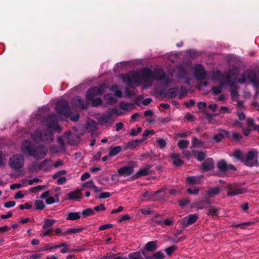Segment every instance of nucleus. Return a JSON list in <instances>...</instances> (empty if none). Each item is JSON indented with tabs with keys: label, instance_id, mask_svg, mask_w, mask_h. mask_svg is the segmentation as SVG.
Segmentation results:
<instances>
[{
	"label": "nucleus",
	"instance_id": "9d476101",
	"mask_svg": "<svg viewBox=\"0 0 259 259\" xmlns=\"http://www.w3.org/2000/svg\"><path fill=\"white\" fill-rule=\"evenodd\" d=\"M153 78L157 81H162L165 85H168L171 82L168 76L164 73L162 68H157L154 71Z\"/></svg>",
	"mask_w": 259,
	"mask_h": 259
},
{
	"label": "nucleus",
	"instance_id": "8fccbe9b",
	"mask_svg": "<svg viewBox=\"0 0 259 259\" xmlns=\"http://www.w3.org/2000/svg\"><path fill=\"white\" fill-rule=\"evenodd\" d=\"M112 115L115 114L118 116H121L124 113V112L120 107H115L112 109H109Z\"/></svg>",
	"mask_w": 259,
	"mask_h": 259
},
{
	"label": "nucleus",
	"instance_id": "2f4dec72",
	"mask_svg": "<svg viewBox=\"0 0 259 259\" xmlns=\"http://www.w3.org/2000/svg\"><path fill=\"white\" fill-rule=\"evenodd\" d=\"M83 230H84V228H83V227L77 228H71V229H68L67 230H66L63 232H62L61 234L62 236H67L69 235H72L73 234L78 233L79 232H81Z\"/></svg>",
	"mask_w": 259,
	"mask_h": 259
},
{
	"label": "nucleus",
	"instance_id": "f257e3e1",
	"mask_svg": "<svg viewBox=\"0 0 259 259\" xmlns=\"http://www.w3.org/2000/svg\"><path fill=\"white\" fill-rule=\"evenodd\" d=\"M21 150L23 153L28 154L29 156H32L36 160L45 158L48 151L46 146L42 145L36 146L28 140H25L22 143Z\"/></svg>",
	"mask_w": 259,
	"mask_h": 259
},
{
	"label": "nucleus",
	"instance_id": "39448f33",
	"mask_svg": "<svg viewBox=\"0 0 259 259\" xmlns=\"http://www.w3.org/2000/svg\"><path fill=\"white\" fill-rule=\"evenodd\" d=\"M120 77L127 85H139L141 83L140 73L136 71H131L126 74H121Z\"/></svg>",
	"mask_w": 259,
	"mask_h": 259
},
{
	"label": "nucleus",
	"instance_id": "58836bf2",
	"mask_svg": "<svg viewBox=\"0 0 259 259\" xmlns=\"http://www.w3.org/2000/svg\"><path fill=\"white\" fill-rule=\"evenodd\" d=\"M220 192L221 190L219 187H213L209 189L206 193L209 197H212L218 195Z\"/></svg>",
	"mask_w": 259,
	"mask_h": 259
},
{
	"label": "nucleus",
	"instance_id": "ea45409f",
	"mask_svg": "<svg viewBox=\"0 0 259 259\" xmlns=\"http://www.w3.org/2000/svg\"><path fill=\"white\" fill-rule=\"evenodd\" d=\"M97 122L94 120H90L87 122V130L90 132H94L96 130L97 128Z\"/></svg>",
	"mask_w": 259,
	"mask_h": 259
},
{
	"label": "nucleus",
	"instance_id": "49530a36",
	"mask_svg": "<svg viewBox=\"0 0 259 259\" xmlns=\"http://www.w3.org/2000/svg\"><path fill=\"white\" fill-rule=\"evenodd\" d=\"M151 221L157 225L162 226V219L161 215L159 214L154 215L151 218Z\"/></svg>",
	"mask_w": 259,
	"mask_h": 259
},
{
	"label": "nucleus",
	"instance_id": "c9c22d12",
	"mask_svg": "<svg viewBox=\"0 0 259 259\" xmlns=\"http://www.w3.org/2000/svg\"><path fill=\"white\" fill-rule=\"evenodd\" d=\"M104 99L107 101V104H113L116 103L117 100L115 96L111 93H107L104 96Z\"/></svg>",
	"mask_w": 259,
	"mask_h": 259
},
{
	"label": "nucleus",
	"instance_id": "7c9ffc66",
	"mask_svg": "<svg viewBox=\"0 0 259 259\" xmlns=\"http://www.w3.org/2000/svg\"><path fill=\"white\" fill-rule=\"evenodd\" d=\"M81 218V213L79 212H69L66 214V220L67 221H75Z\"/></svg>",
	"mask_w": 259,
	"mask_h": 259
},
{
	"label": "nucleus",
	"instance_id": "a19ab883",
	"mask_svg": "<svg viewBox=\"0 0 259 259\" xmlns=\"http://www.w3.org/2000/svg\"><path fill=\"white\" fill-rule=\"evenodd\" d=\"M224 76V73H222L220 70L214 71L212 74V77L213 80L217 81H222Z\"/></svg>",
	"mask_w": 259,
	"mask_h": 259
},
{
	"label": "nucleus",
	"instance_id": "a878e982",
	"mask_svg": "<svg viewBox=\"0 0 259 259\" xmlns=\"http://www.w3.org/2000/svg\"><path fill=\"white\" fill-rule=\"evenodd\" d=\"M157 248V241H152L147 242L143 247L144 250L154 251Z\"/></svg>",
	"mask_w": 259,
	"mask_h": 259
},
{
	"label": "nucleus",
	"instance_id": "20e7f679",
	"mask_svg": "<svg viewBox=\"0 0 259 259\" xmlns=\"http://www.w3.org/2000/svg\"><path fill=\"white\" fill-rule=\"evenodd\" d=\"M30 138L35 142H51L53 139V133L48 130H36L30 135Z\"/></svg>",
	"mask_w": 259,
	"mask_h": 259
},
{
	"label": "nucleus",
	"instance_id": "c85d7f7f",
	"mask_svg": "<svg viewBox=\"0 0 259 259\" xmlns=\"http://www.w3.org/2000/svg\"><path fill=\"white\" fill-rule=\"evenodd\" d=\"M178 89L177 87L168 89L165 93V96L168 98H176L178 95Z\"/></svg>",
	"mask_w": 259,
	"mask_h": 259
},
{
	"label": "nucleus",
	"instance_id": "09e8293b",
	"mask_svg": "<svg viewBox=\"0 0 259 259\" xmlns=\"http://www.w3.org/2000/svg\"><path fill=\"white\" fill-rule=\"evenodd\" d=\"M192 144L193 147L199 148L203 147L204 142L196 137H193L192 139Z\"/></svg>",
	"mask_w": 259,
	"mask_h": 259
},
{
	"label": "nucleus",
	"instance_id": "052dcab7",
	"mask_svg": "<svg viewBox=\"0 0 259 259\" xmlns=\"http://www.w3.org/2000/svg\"><path fill=\"white\" fill-rule=\"evenodd\" d=\"M241 139L242 136L241 134L236 132L233 133L231 137V140L235 141H239Z\"/></svg>",
	"mask_w": 259,
	"mask_h": 259
},
{
	"label": "nucleus",
	"instance_id": "338daca9",
	"mask_svg": "<svg viewBox=\"0 0 259 259\" xmlns=\"http://www.w3.org/2000/svg\"><path fill=\"white\" fill-rule=\"evenodd\" d=\"M30 169L34 170L41 169L40 163H38L36 161L33 162L30 165Z\"/></svg>",
	"mask_w": 259,
	"mask_h": 259
},
{
	"label": "nucleus",
	"instance_id": "680f3d73",
	"mask_svg": "<svg viewBox=\"0 0 259 259\" xmlns=\"http://www.w3.org/2000/svg\"><path fill=\"white\" fill-rule=\"evenodd\" d=\"M219 210V209L217 208H215V207L209 208L208 209L207 214L208 215H210L212 217L217 216Z\"/></svg>",
	"mask_w": 259,
	"mask_h": 259
},
{
	"label": "nucleus",
	"instance_id": "0e129e2a",
	"mask_svg": "<svg viewBox=\"0 0 259 259\" xmlns=\"http://www.w3.org/2000/svg\"><path fill=\"white\" fill-rule=\"evenodd\" d=\"M141 212L144 215H149L152 213V211L148 206H144L141 209Z\"/></svg>",
	"mask_w": 259,
	"mask_h": 259
},
{
	"label": "nucleus",
	"instance_id": "864d4df0",
	"mask_svg": "<svg viewBox=\"0 0 259 259\" xmlns=\"http://www.w3.org/2000/svg\"><path fill=\"white\" fill-rule=\"evenodd\" d=\"M81 214L84 217L91 216L94 215L95 214V212L93 209L91 208H89L87 209H84L82 211Z\"/></svg>",
	"mask_w": 259,
	"mask_h": 259
},
{
	"label": "nucleus",
	"instance_id": "4c0bfd02",
	"mask_svg": "<svg viewBox=\"0 0 259 259\" xmlns=\"http://www.w3.org/2000/svg\"><path fill=\"white\" fill-rule=\"evenodd\" d=\"M121 147L120 146H117L110 148L109 152V156L110 157L114 156L119 154L121 151Z\"/></svg>",
	"mask_w": 259,
	"mask_h": 259
},
{
	"label": "nucleus",
	"instance_id": "72a5a7b5",
	"mask_svg": "<svg viewBox=\"0 0 259 259\" xmlns=\"http://www.w3.org/2000/svg\"><path fill=\"white\" fill-rule=\"evenodd\" d=\"M254 224V222L248 221L240 224H232L231 227L234 228H241L242 229H245L248 227L252 226Z\"/></svg>",
	"mask_w": 259,
	"mask_h": 259
},
{
	"label": "nucleus",
	"instance_id": "4d7b16f0",
	"mask_svg": "<svg viewBox=\"0 0 259 259\" xmlns=\"http://www.w3.org/2000/svg\"><path fill=\"white\" fill-rule=\"evenodd\" d=\"M94 186V183L92 180L89 181L82 185V187L90 190H93Z\"/></svg>",
	"mask_w": 259,
	"mask_h": 259
},
{
	"label": "nucleus",
	"instance_id": "f03ea898",
	"mask_svg": "<svg viewBox=\"0 0 259 259\" xmlns=\"http://www.w3.org/2000/svg\"><path fill=\"white\" fill-rule=\"evenodd\" d=\"M55 110L58 114L63 115L66 118H69L72 121H77L79 118L78 113H73L70 111L69 104L65 100H59L56 103Z\"/></svg>",
	"mask_w": 259,
	"mask_h": 259
},
{
	"label": "nucleus",
	"instance_id": "3c124183",
	"mask_svg": "<svg viewBox=\"0 0 259 259\" xmlns=\"http://www.w3.org/2000/svg\"><path fill=\"white\" fill-rule=\"evenodd\" d=\"M128 259H143L140 252L136 251L128 254Z\"/></svg>",
	"mask_w": 259,
	"mask_h": 259
},
{
	"label": "nucleus",
	"instance_id": "2eb2a0df",
	"mask_svg": "<svg viewBox=\"0 0 259 259\" xmlns=\"http://www.w3.org/2000/svg\"><path fill=\"white\" fill-rule=\"evenodd\" d=\"M64 138H66L68 144L71 145H75L79 142V138L69 131L65 133Z\"/></svg>",
	"mask_w": 259,
	"mask_h": 259
},
{
	"label": "nucleus",
	"instance_id": "c03bdc74",
	"mask_svg": "<svg viewBox=\"0 0 259 259\" xmlns=\"http://www.w3.org/2000/svg\"><path fill=\"white\" fill-rule=\"evenodd\" d=\"M187 75V72L183 66H179L178 67V77L179 78H184Z\"/></svg>",
	"mask_w": 259,
	"mask_h": 259
},
{
	"label": "nucleus",
	"instance_id": "37998d69",
	"mask_svg": "<svg viewBox=\"0 0 259 259\" xmlns=\"http://www.w3.org/2000/svg\"><path fill=\"white\" fill-rule=\"evenodd\" d=\"M59 201V194H55L54 197H49L46 200V203L47 204H52L55 202H58Z\"/></svg>",
	"mask_w": 259,
	"mask_h": 259
},
{
	"label": "nucleus",
	"instance_id": "412c9836",
	"mask_svg": "<svg viewBox=\"0 0 259 259\" xmlns=\"http://www.w3.org/2000/svg\"><path fill=\"white\" fill-rule=\"evenodd\" d=\"M203 176H190L186 178V182L189 184H202Z\"/></svg>",
	"mask_w": 259,
	"mask_h": 259
},
{
	"label": "nucleus",
	"instance_id": "c756f323",
	"mask_svg": "<svg viewBox=\"0 0 259 259\" xmlns=\"http://www.w3.org/2000/svg\"><path fill=\"white\" fill-rule=\"evenodd\" d=\"M170 157L173 159V163L176 166H180L184 164V161L180 158L179 154L177 153H172L170 154Z\"/></svg>",
	"mask_w": 259,
	"mask_h": 259
},
{
	"label": "nucleus",
	"instance_id": "473e14b6",
	"mask_svg": "<svg viewBox=\"0 0 259 259\" xmlns=\"http://www.w3.org/2000/svg\"><path fill=\"white\" fill-rule=\"evenodd\" d=\"M119 107L125 112L132 110L134 108V105L133 103L121 101L119 104Z\"/></svg>",
	"mask_w": 259,
	"mask_h": 259
},
{
	"label": "nucleus",
	"instance_id": "6e6d98bb",
	"mask_svg": "<svg viewBox=\"0 0 259 259\" xmlns=\"http://www.w3.org/2000/svg\"><path fill=\"white\" fill-rule=\"evenodd\" d=\"M223 87H224V85H222L221 83L220 85L213 87L211 90L213 94L217 95L220 94Z\"/></svg>",
	"mask_w": 259,
	"mask_h": 259
},
{
	"label": "nucleus",
	"instance_id": "aec40b11",
	"mask_svg": "<svg viewBox=\"0 0 259 259\" xmlns=\"http://www.w3.org/2000/svg\"><path fill=\"white\" fill-rule=\"evenodd\" d=\"M236 81V79H233L231 76L228 73L224 74L223 79L221 81L222 85L224 86L233 87Z\"/></svg>",
	"mask_w": 259,
	"mask_h": 259
},
{
	"label": "nucleus",
	"instance_id": "f704fd0d",
	"mask_svg": "<svg viewBox=\"0 0 259 259\" xmlns=\"http://www.w3.org/2000/svg\"><path fill=\"white\" fill-rule=\"evenodd\" d=\"M51 166L52 162L50 159H46L40 163L41 169L44 171H48L51 168Z\"/></svg>",
	"mask_w": 259,
	"mask_h": 259
},
{
	"label": "nucleus",
	"instance_id": "e2e57ef3",
	"mask_svg": "<svg viewBox=\"0 0 259 259\" xmlns=\"http://www.w3.org/2000/svg\"><path fill=\"white\" fill-rule=\"evenodd\" d=\"M187 192L189 194L192 195H197L199 192V188L198 187H195L194 188H189L187 190Z\"/></svg>",
	"mask_w": 259,
	"mask_h": 259
},
{
	"label": "nucleus",
	"instance_id": "a18cd8bd",
	"mask_svg": "<svg viewBox=\"0 0 259 259\" xmlns=\"http://www.w3.org/2000/svg\"><path fill=\"white\" fill-rule=\"evenodd\" d=\"M110 91L114 93V96L118 97L121 98L122 96V92L118 89L117 85H114L111 87L110 88Z\"/></svg>",
	"mask_w": 259,
	"mask_h": 259
},
{
	"label": "nucleus",
	"instance_id": "e433bc0d",
	"mask_svg": "<svg viewBox=\"0 0 259 259\" xmlns=\"http://www.w3.org/2000/svg\"><path fill=\"white\" fill-rule=\"evenodd\" d=\"M53 247L55 248L62 247V248L60 250V252L62 253H65L66 252H70L71 250L68 248L67 245V243L66 242H62L59 244L53 246Z\"/></svg>",
	"mask_w": 259,
	"mask_h": 259
},
{
	"label": "nucleus",
	"instance_id": "bf43d9fd",
	"mask_svg": "<svg viewBox=\"0 0 259 259\" xmlns=\"http://www.w3.org/2000/svg\"><path fill=\"white\" fill-rule=\"evenodd\" d=\"M156 142L157 143L158 147L160 149L165 148L166 145V141L163 139H157Z\"/></svg>",
	"mask_w": 259,
	"mask_h": 259
},
{
	"label": "nucleus",
	"instance_id": "7ed1b4c3",
	"mask_svg": "<svg viewBox=\"0 0 259 259\" xmlns=\"http://www.w3.org/2000/svg\"><path fill=\"white\" fill-rule=\"evenodd\" d=\"M103 94L102 90L98 87H94L89 89L86 93V99L91 102V105L93 107H98L103 105L104 107L106 105L103 104L102 98L101 97H96L98 95H102Z\"/></svg>",
	"mask_w": 259,
	"mask_h": 259
},
{
	"label": "nucleus",
	"instance_id": "b1692460",
	"mask_svg": "<svg viewBox=\"0 0 259 259\" xmlns=\"http://www.w3.org/2000/svg\"><path fill=\"white\" fill-rule=\"evenodd\" d=\"M214 168V161L211 158H207L202 164V169L206 171Z\"/></svg>",
	"mask_w": 259,
	"mask_h": 259
},
{
	"label": "nucleus",
	"instance_id": "4468645a",
	"mask_svg": "<svg viewBox=\"0 0 259 259\" xmlns=\"http://www.w3.org/2000/svg\"><path fill=\"white\" fill-rule=\"evenodd\" d=\"M217 167L220 171L225 174H227L230 170H237L234 165L231 164H228L224 159H222L218 162Z\"/></svg>",
	"mask_w": 259,
	"mask_h": 259
},
{
	"label": "nucleus",
	"instance_id": "de8ad7c7",
	"mask_svg": "<svg viewBox=\"0 0 259 259\" xmlns=\"http://www.w3.org/2000/svg\"><path fill=\"white\" fill-rule=\"evenodd\" d=\"M233 155L235 158L240 160L242 162H243V160L244 158L245 154H244L240 150H235L233 153Z\"/></svg>",
	"mask_w": 259,
	"mask_h": 259
},
{
	"label": "nucleus",
	"instance_id": "a211bd4d",
	"mask_svg": "<svg viewBox=\"0 0 259 259\" xmlns=\"http://www.w3.org/2000/svg\"><path fill=\"white\" fill-rule=\"evenodd\" d=\"M134 167L131 165L123 166L117 169V173L120 176L127 177L134 172Z\"/></svg>",
	"mask_w": 259,
	"mask_h": 259
},
{
	"label": "nucleus",
	"instance_id": "423d86ee",
	"mask_svg": "<svg viewBox=\"0 0 259 259\" xmlns=\"http://www.w3.org/2000/svg\"><path fill=\"white\" fill-rule=\"evenodd\" d=\"M258 151L254 149H251L245 154L244 158L243 160V163L246 166L253 167L258 165L257 157Z\"/></svg>",
	"mask_w": 259,
	"mask_h": 259
},
{
	"label": "nucleus",
	"instance_id": "5fc2aeb1",
	"mask_svg": "<svg viewBox=\"0 0 259 259\" xmlns=\"http://www.w3.org/2000/svg\"><path fill=\"white\" fill-rule=\"evenodd\" d=\"M189 144V141L188 140H181L178 142V145L180 148L184 149L188 146Z\"/></svg>",
	"mask_w": 259,
	"mask_h": 259
},
{
	"label": "nucleus",
	"instance_id": "6e6552de",
	"mask_svg": "<svg viewBox=\"0 0 259 259\" xmlns=\"http://www.w3.org/2000/svg\"><path fill=\"white\" fill-rule=\"evenodd\" d=\"M24 156L20 154L13 155L10 158V166L14 169H18L23 167Z\"/></svg>",
	"mask_w": 259,
	"mask_h": 259
},
{
	"label": "nucleus",
	"instance_id": "79ce46f5",
	"mask_svg": "<svg viewBox=\"0 0 259 259\" xmlns=\"http://www.w3.org/2000/svg\"><path fill=\"white\" fill-rule=\"evenodd\" d=\"M55 222L56 220L55 219H45L44 220V224L42 226V228L44 229L52 228L51 227Z\"/></svg>",
	"mask_w": 259,
	"mask_h": 259
},
{
	"label": "nucleus",
	"instance_id": "f8f14e48",
	"mask_svg": "<svg viewBox=\"0 0 259 259\" xmlns=\"http://www.w3.org/2000/svg\"><path fill=\"white\" fill-rule=\"evenodd\" d=\"M113 116L112 113L109 109L106 113H104L99 118L98 121L100 124L102 125H110L113 123L114 120Z\"/></svg>",
	"mask_w": 259,
	"mask_h": 259
},
{
	"label": "nucleus",
	"instance_id": "bb28decb",
	"mask_svg": "<svg viewBox=\"0 0 259 259\" xmlns=\"http://www.w3.org/2000/svg\"><path fill=\"white\" fill-rule=\"evenodd\" d=\"M162 190H158L154 193L150 194L148 191H146L143 194L142 196L143 197L147 198L148 200L149 201H156L155 197L157 196L159 193H162Z\"/></svg>",
	"mask_w": 259,
	"mask_h": 259
},
{
	"label": "nucleus",
	"instance_id": "cd10ccee",
	"mask_svg": "<svg viewBox=\"0 0 259 259\" xmlns=\"http://www.w3.org/2000/svg\"><path fill=\"white\" fill-rule=\"evenodd\" d=\"M67 199L78 200L81 198V193L79 191H74L67 194Z\"/></svg>",
	"mask_w": 259,
	"mask_h": 259
},
{
	"label": "nucleus",
	"instance_id": "9b49d317",
	"mask_svg": "<svg viewBox=\"0 0 259 259\" xmlns=\"http://www.w3.org/2000/svg\"><path fill=\"white\" fill-rule=\"evenodd\" d=\"M194 76L198 80H202L206 78V72L203 65L196 64L193 68Z\"/></svg>",
	"mask_w": 259,
	"mask_h": 259
},
{
	"label": "nucleus",
	"instance_id": "603ef678",
	"mask_svg": "<svg viewBox=\"0 0 259 259\" xmlns=\"http://www.w3.org/2000/svg\"><path fill=\"white\" fill-rule=\"evenodd\" d=\"M45 207L44 202L40 200H37L34 202V208L36 210H42Z\"/></svg>",
	"mask_w": 259,
	"mask_h": 259
},
{
	"label": "nucleus",
	"instance_id": "69168bd1",
	"mask_svg": "<svg viewBox=\"0 0 259 259\" xmlns=\"http://www.w3.org/2000/svg\"><path fill=\"white\" fill-rule=\"evenodd\" d=\"M187 93L188 91L187 88L185 87H181L180 90L179 97L180 98H182L185 97L187 94Z\"/></svg>",
	"mask_w": 259,
	"mask_h": 259
},
{
	"label": "nucleus",
	"instance_id": "dca6fc26",
	"mask_svg": "<svg viewBox=\"0 0 259 259\" xmlns=\"http://www.w3.org/2000/svg\"><path fill=\"white\" fill-rule=\"evenodd\" d=\"M73 105L82 110L87 109L89 108V104L85 102L81 97L76 96L72 99Z\"/></svg>",
	"mask_w": 259,
	"mask_h": 259
},
{
	"label": "nucleus",
	"instance_id": "ddd939ff",
	"mask_svg": "<svg viewBox=\"0 0 259 259\" xmlns=\"http://www.w3.org/2000/svg\"><path fill=\"white\" fill-rule=\"evenodd\" d=\"M47 126L57 132L61 131V128L58 121L54 114L50 115L47 119Z\"/></svg>",
	"mask_w": 259,
	"mask_h": 259
},
{
	"label": "nucleus",
	"instance_id": "1a4fd4ad",
	"mask_svg": "<svg viewBox=\"0 0 259 259\" xmlns=\"http://www.w3.org/2000/svg\"><path fill=\"white\" fill-rule=\"evenodd\" d=\"M226 188L227 190V195L230 197L243 194L247 192L245 188L241 187L236 184H229L226 186Z\"/></svg>",
	"mask_w": 259,
	"mask_h": 259
},
{
	"label": "nucleus",
	"instance_id": "0eeeda50",
	"mask_svg": "<svg viewBox=\"0 0 259 259\" xmlns=\"http://www.w3.org/2000/svg\"><path fill=\"white\" fill-rule=\"evenodd\" d=\"M248 80L255 88L259 87V79L255 72L251 70H247L242 75L241 78H239L237 81L240 83H244Z\"/></svg>",
	"mask_w": 259,
	"mask_h": 259
},
{
	"label": "nucleus",
	"instance_id": "774afa93",
	"mask_svg": "<svg viewBox=\"0 0 259 259\" xmlns=\"http://www.w3.org/2000/svg\"><path fill=\"white\" fill-rule=\"evenodd\" d=\"M155 259H163L165 257L162 251H158L152 254Z\"/></svg>",
	"mask_w": 259,
	"mask_h": 259
},
{
	"label": "nucleus",
	"instance_id": "393cba45",
	"mask_svg": "<svg viewBox=\"0 0 259 259\" xmlns=\"http://www.w3.org/2000/svg\"><path fill=\"white\" fill-rule=\"evenodd\" d=\"M145 139V138H142L128 142L126 144V148L130 150H133L137 147L140 146L144 141Z\"/></svg>",
	"mask_w": 259,
	"mask_h": 259
},
{
	"label": "nucleus",
	"instance_id": "5701e85b",
	"mask_svg": "<svg viewBox=\"0 0 259 259\" xmlns=\"http://www.w3.org/2000/svg\"><path fill=\"white\" fill-rule=\"evenodd\" d=\"M151 168L150 165H147L145 167L140 168L137 173L133 176L134 179H137L142 176L148 175L150 172V169Z\"/></svg>",
	"mask_w": 259,
	"mask_h": 259
},
{
	"label": "nucleus",
	"instance_id": "6ab92c4d",
	"mask_svg": "<svg viewBox=\"0 0 259 259\" xmlns=\"http://www.w3.org/2000/svg\"><path fill=\"white\" fill-rule=\"evenodd\" d=\"M140 75L141 78L145 82H147L153 78V72L147 67H145L142 69L141 71Z\"/></svg>",
	"mask_w": 259,
	"mask_h": 259
},
{
	"label": "nucleus",
	"instance_id": "13d9d810",
	"mask_svg": "<svg viewBox=\"0 0 259 259\" xmlns=\"http://www.w3.org/2000/svg\"><path fill=\"white\" fill-rule=\"evenodd\" d=\"M174 224V219L170 218L168 219L162 220V227L170 226L173 225Z\"/></svg>",
	"mask_w": 259,
	"mask_h": 259
},
{
	"label": "nucleus",
	"instance_id": "f3484780",
	"mask_svg": "<svg viewBox=\"0 0 259 259\" xmlns=\"http://www.w3.org/2000/svg\"><path fill=\"white\" fill-rule=\"evenodd\" d=\"M198 218L197 213L191 214L184 218L182 220V223L183 225L188 226L195 223Z\"/></svg>",
	"mask_w": 259,
	"mask_h": 259
},
{
	"label": "nucleus",
	"instance_id": "4be33fe9",
	"mask_svg": "<svg viewBox=\"0 0 259 259\" xmlns=\"http://www.w3.org/2000/svg\"><path fill=\"white\" fill-rule=\"evenodd\" d=\"M210 204L209 200H199L194 202L192 204V207L196 208L199 209L205 208Z\"/></svg>",
	"mask_w": 259,
	"mask_h": 259
}]
</instances>
